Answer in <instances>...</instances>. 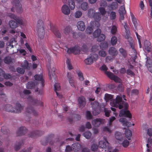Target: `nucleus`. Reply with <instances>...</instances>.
<instances>
[{"label": "nucleus", "mask_w": 152, "mask_h": 152, "mask_svg": "<svg viewBox=\"0 0 152 152\" xmlns=\"http://www.w3.org/2000/svg\"><path fill=\"white\" fill-rule=\"evenodd\" d=\"M125 135L126 137L129 140H131V137L132 136L131 131L129 129H126L125 132Z\"/></svg>", "instance_id": "obj_32"}, {"label": "nucleus", "mask_w": 152, "mask_h": 152, "mask_svg": "<svg viewBox=\"0 0 152 152\" xmlns=\"http://www.w3.org/2000/svg\"><path fill=\"white\" fill-rule=\"evenodd\" d=\"M9 130L6 129V126H3L1 128V132L4 134H7Z\"/></svg>", "instance_id": "obj_54"}, {"label": "nucleus", "mask_w": 152, "mask_h": 152, "mask_svg": "<svg viewBox=\"0 0 152 152\" xmlns=\"http://www.w3.org/2000/svg\"><path fill=\"white\" fill-rule=\"evenodd\" d=\"M83 135L86 139H89L90 138L91 136V133L90 132L87 131L83 133Z\"/></svg>", "instance_id": "obj_45"}, {"label": "nucleus", "mask_w": 152, "mask_h": 152, "mask_svg": "<svg viewBox=\"0 0 152 152\" xmlns=\"http://www.w3.org/2000/svg\"><path fill=\"white\" fill-rule=\"evenodd\" d=\"M117 42V39L116 37L115 36H113L112 37L110 41V42L111 45L114 46L115 45Z\"/></svg>", "instance_id": "obj_40"}, {"label": "nucleus", "mask_w": 152, "mask_h": 152, "mask_svg": "<svg viewBox=\"0 0 152 152\" xmlns=\"http://www.w3.org/2000/svg\"><path fill=\"white\" fill-rule=\"evenodd\" d=\"M23 143V141L22 140H21L19 142H16V144L14 148L15 151H18L20 148L21 145Z\"/></svg>", "instance_id": "obj_29"}, {"label": "nucleus", "mask_w": 152, "mask_h": 152, "mask_svg": "<svg viewBox=\"0 0 152 152\" xmlns=\"http://www.w3.org/2000/svg\"><path fill=\"white\" fill-rule=\"evenodd\" d=\"M77 26L78 30L81 31H84L85 29L84 23L82 21H78L77 23Z\"/></svg>", "instance_id": "obj_21"}, {"label": "nucleus", "mask_w": 152, "mask_h": 152, "mask_svg": "<svg viewBox=\"0 0 152 152\" xmlns=\"http://www.w3.org/2000/svg\"><path fill=\"white\" fill-rule=\"evenodd\" d=\"M118 6V4L116 2H113L111 4L109 5L108 7L111 10H114L116 9Z\"/></svg>", "instance_id": "obj_33"}, {"label": "nucleus", "mask_w": 152, "mask_h": 152, "mask_svg": "<svg viewBox=\"0 0 152 152\" xmlns=\"http://www.w3.org/2000/svg\"><path fill=\"white\" fill-rule=\"evenodd\" d=\"M139 92L138 90L137 89H134L131 92V95L132 96L137 95L138 94Z\"/></svg>", "instance_id": "obj_62"}, {"label": "nucleus", "mask_w": 152, "mask_h": 152, "mask_svg": "<svg viewBox=\"0 0 152 152\" xmlns=\"http://www.w3.org/2000/svg\"><path fill=\"white\" fill-rule=\"evenodd\" d=\"M99 147L109 152H111V148L109 146V143L107 140L104 138V140H101L99 142Z\"/></svg>", "instance_id": "obj_9"}, {"label": "nucleus", "mask_w": 152, "mask_h": 152, "mask_svg": "<svg viewBox=\"0 0 152 152\" xmlns=\"http://www.w3.org/2000/svg\"><path fill=\"white\" fill-rule=\"evenodd\" d=\"M119 121L123 123V125L124 126L130 127L132 126L130 122L127 121L126 119L124 118H121L119 119Z\"/></svg>", "instance_id": "obj_24"}, {"label": "nucleus", "mask_w": 152, "mask_h": 152, "mask_svg": "<svg viewBox=\"0 0 152 152\" xmlns=\"http://www.w3.org/2000/svg\"><path fill=\"white\" fill-rule=\"evenodd\" d=\"M86 116L88 120L91 119L92 118V116L91 112L89 111H87L86 112Z\"/></svg>", "instance_id": "obj_57"}, {"label": "nucleus", "mask_w": 152, "mask_h": 152, "mask_svg": "<svg viewBox=\"0 0 152 152\" xmlns=\"http://www.w3.org/2000/svg\"><path fill=\"white\" fill-rule=\"evenodd\" d=\"M99 10L100 12V14L102 15H104L106 13L105 7H100L99 8Z\"/></svg>", "instance_id": "obj_47"}, {"label": "nucleus", "mask_w": 152, "mask_h": 152, "mask_svg": "<svg viewBox=\"0 0 152 152\" xmlns=\"http://www.w3.org/2000/svg\"><path fill=\"white\" fill-rule=\"evenodd\" d=\"M99 54L100 56L104 57L107 55V53L104 51L100 50L99 52Z\"/></svg>", "instance_id": "obj_58"}, {"label": "nucleus", "mask_w": 152, "mask_h": 152, "mask_svg": "<svg viewBox=\"0 0 152 152\" xmlns=\"http://www.w3.org/2000/svg\"><path fill=\"white\" fill-rule=\"evenodd\" d=\"M72 151H73L72 145V146L69 145H66V146L65 151L66 152H70Z\"/></svg>", "instance_id": "obj_63"}, {"label": "nucleus", "mask_w": 152, "mask_h": 152, "mask_svg": "<svg viewBox=\"0 0 152 152\" xmlns=\"http://www.w3.org/2000/svg\"><path fill=\"white\" fill-rule=\"evenodd\" d=\"M77 72L80 80L81 81H83L84 79L82 73L80 70L77 71Z\"/></svg>", "instance_id": "obj_49"}, {"label": "nucleus", "mask_w": 152, "mask_h": 152, "mask_svg": "<svg viewBox=\"0 0 152 152\" xmlns=\"http://www.w3.org/2000/svg\"><path fill=\"white\" fill-rule=\"evenodd\" d=\"M82 15V13L81 11H77L75 13V17L76 18H78L80 17Z\"/></svg>", "instance_id": "obj_60"}, {"label": "nucleus", "mask_w": 152, "mask_h": 152, "mask_svg": "<svg viewBox=\"0 0 152 152\" xmlns=\"http://www.w3.org/2000/svg\"><path fill=\"white\" fill-rule=\"evenodd\" d=\"M101 30L100 29L98 28L94 32L93 35L94 38H97V37L101 34Z\"/></svg>", "instance_id": "obj_37"}, {"label": "nucleus", "mask_w": 152, "mask_h": 152, "mask_svg": "<svg viewBox=\"0 0 152 152\" xmlns=\"http://www.w3.org/2000/svg\"><path fill=\"white\" fill-rule=\"evenodd\" d=\"M95 13V11L93 9H90L88 10V15L89 17L92 18V17H94Z\"/></svg>", "instance_id": "obj_39"}, {"label": "nucleus", "mask_w": 152, "mask_h": 152, "mask_svg": "<svg viewBox=\"0 0 152 152\" xmlns=\"http://www.w3.org/2000/svg\"><path fill=\"white\" fill-rule=\"evenodd\" d=\"M78 104L80 107H83L86 103V99L83 96L80 97L78 98Z\"/></svg>", "instance_id": "obj_23"}, {"label": "nucleus", "mask_w": 152, "mask_h": 152, "mask_svg": "<svg viewBox=\"0 0 152 152\" xmlns=\"http://www.w3.org/2000/svg\"><path fill=\"white\" fill-rule=\"evenodd\" d=\"M54 91H55L57 96L61 98L62 96L59 95V94L57 92V91H59L60 89V84L58 83H56L54 85Z\"/></svg>", "instance_id": "obj_26"}, {"label": "nucleus", "mask_w": 152, "mask_h": 152, "mask_svg": "<svg viewBox=\"0 0 152 152\" xmlns=\"http://www.w3.org/2000/svg\"><path fill=\"white\" fill-rule=\"evenodd\" d=\"M29 64L27 60H24L23 61V63L21 64V67L24 68V69H29L30 68V66H29Z\"/></svg>", "instance_id": "obj_35"}, {"label": "nucleus", "mask_w": 152, "mask_h": 152, "mask_svg": "<svg viewBox=\"0 0 152 152\" xmlns=\"http://www.w3.org/2000/svg\"><path fill=\"white\" fill-rule=\"evenodd\" d=\"M131 16L132 22L133 23L134 26L136 27L137 25L136 19L134 15H131Z\"/></svg>", "instance_id": "obj_51"}, {"label": "nucleus", "mask_w": 152, "mask_h": 152, "mask_svg": "<svg viewBox=\"0 0 152 152\" xmlns=\"http://www.w3.org/2000/svg\"><path fill=\"white\" fill-rule=\"evenodd\" d=\"M100 48L102 50H105L107 48L108 44L107 42H104L101 43Z\"/></svg>", "instance_id": "obj_38"}, {"label": "nucleus", "mask_w": 152, "mask_h": 152, "mask_svg": "<svg viewBox=\"0 0 152 152\" xmlns=\"http://www.w3.org/2000/svg\"><path fill=\"white\" fill-rule=\"evenodd\" d=\"M69 2V5L71 10H73L75 8V3L74 0H70L68 1Z\"/></svg>", "instance_id": "obj_34"}, {"label": "nucleus", "mask_w": 152, "mask_h": 152, "mask_svg": "<svg viewBox=\"0 0 152 152\" xmlns=\"http://www.w3.org/2000/svg\"><path fill=\"white\" fill-rule=\"evenodd\" d=\"M119 14H125L126 13V12L125 10V7L124 5L121 6L119 10Z\"/></svg>", "instance_id": "obj_46"}, {"label": "nucleus", "mask_w": 152, "mask_h": 152, "mask_svg": "<svg viewBox=\"0 0 152 152\" xmlns=\"http://www.w3.org/2000/svg\"><path fill=\"white\" fill-rule=\"evenodd\" d=\"M31 93V92L30 90L24 89L23 92H20V95L22 98H27L28 106L26 109V111L28 113L32 114L36 116L37 115V113L31 106H43V103L41 101H38L32 97L29 96Z\"/></svg>", "instance_id": "obj_1"}, {"label": "nucleus", "mask_w": 152, "mask_h": 152, "mask_svg": "<svg viewBox=\"0 0 152 152\" xmlns=\"http://www.w3.org/2000/svg\"><path fill=\"white\" fill-rule=\"evenodd\" d=\"M130 39L131 40V42H129V45L131 47V48L132 51L133 52V54H131V58H132L133 60V61L134 62H135V59L137 58V52L136 51V50H135L134 47V46L133 43V41L132 39L131 38H130Z\"/></svg>", "instance_id": "obj_13"}, {"label": "nucleus", "mask_w": 152, "mask_h": 152, "mask_svg": "<svg viewBox=\"0 0 152 152\" xmlns=\"http://www.w3.org/2000/svg\"><path fill=\"white\" fill-rule=\"evenodd\" d=\"M105 38V35L103 34H101L97 37V41L101 42L104 40Z\"/></svg>", "instance_id": "obj_43"}, {"label": "nucleus", "mask_w": 152, "mask_h": 152, "mask_svg": "<svg viewBox=\"0 0 152 152\" xmlns=\"http://www.w3.org/2000/svg\"><path fill=\"white\" fill-rule=\"evenodd\" d=\"M118 53L117 50L114 47H111L109 49L108 53L109 54L112 56V57H115L117 55Z\"/></svg>", "instance_id": "obj_20"}, {"label": "nucleus", "mask_w": 152, "mask_h": 152, "mask_svg": "<svg viewBox=\"0 0 152 152\" xmlns=\"http://www.w3.org/2000/svg\"><path fill=\"white\" fill-rule=\"evenodd\" d=\"M117 31V28L115 25H113L111 30V33L112 34H116Z\"/></svg>", "instance_id": "obj_52"}, {"label": "nucleus", "mask_w": 152, "mask_h": 152, "mask_svg": "<svg viewBox=\"0 0 152 152\" xmlns=\"http://www.w3.org/2000/svg\"><path fill=\"white\" fill-rule=\"evenodd\" d=\"M115 138L116 139L120 141L121 144L124 148H126L129 145V142L127 140H123L122 136L121 135L120 133L119 132H116L115 133Z\"/></svg>", "instance_id": "obj_8"}, {"label": "nucleus", "mask_w": 152, "mask_h": 152, "mask_svg": "<svg viewBox=\"0 0 152 152\" xmlns=\"http://www.w3.org/2000/svg\"><path fill=\"white\" fill-rule=\"evenodd\" d=\"M54 135L51 134L50 135H48L45 139V140H43L41 141V144L43 145H46L49 142H50V145H52L54 142L53 141V137Z\"/></svg>", "instance_id": "obj_12"}, {"label": "nucleus", "mask_w": 152, "mask_h": 152, "mask_svg": "<svg viewBox=\"0 0 152 152\" xmlns=\"http://www.w3.org/2000/svg\"><path fill=\"white\" fill-rule=\"evenodd\" d=\"M73 151L75 152H77L79 151L81 148L80 145L77 143H75L72 144Z\"/></svg>", "instance_id": "obj_25"}, {"label": "nucleus", "mask_w": 152, "mask_h": 152, "mask_svg": "<svg viewBox=\"0 0 152 152\" xmlns=\"http://www.w3.org/2000/svg\"><path fill=\"white\" fill-rule=\"evenodd\" d=\"M34 78L36 80L40 81L39 82L41 85L42 88H43L45 86L44 81L43 78L42 76L41 75H36L34 76Z\"/></svg>", "instance_id": "obj_19"}, {"label": "nucleus", "mask_w": 152, "mask_h": 152, "mask_svg": "<svg viewBox=\"0 0 152 152\" xmlns=\"http://www.w3.org/2000/svg\"><path fill=\"white\" fill-rule=\"evenodd\" d=\"M18 23L13 20H10L9 22V26L12 29L17 28L18 26Z\"/></svg>", "instance_id": "obj_27"}, {"label": "nucleus", "mask_w": 152, "mask_h": 152, "mask_svg": "<svg viewBox=\"0 0 152 152\" xmlns=\"http://www.w3.org/2000/svg\"><path fill=\"white\" fill-rule=\"evenodd\" d=\"M105 99L107 100H110L111 101V102L112 101H113V100H112V99H113V97L112 95L109 94H105Z\"/></svg>", "instance_id": "obj_61"}, {"label": "nucleus", "mask_w": 152, "mask_h": 152, "mask_svg": "<svg viewBox=\"0 0 152 152\" xmlns=\"http://www.w3.org/2000/svg\"><path fill=\"white\" fill-rule=\"evenodd\" d=\"M71 31V28L69 26H66L64 30V33L66 35H68Z\"/></svg>", "instance_id": "obj_44"}, {"label": "nucleus", "mask_w": 152, "mask_h": 152, "mask_svg": "<svg viewBox=\"0 0 152 152\" xmlns=\"http://www.w3.org/2000/svg\"><path fill=\"white\" fill-rule=\"evenodd\" d=\"M104 120L101 118H96L92 121V125L95 127H99L101 124L104 123Z\"/></svg>", "instance_id": "obj_17"}, {"label": "nucleus", "mask_w": 152, "mask_h": 152, "mask_svg": "<svg viewBox=\"0 0 152 152\" xmlns=\"http://www.w3.org/2000/svg\"><path fill=\"white\" fill-rule=\"evenodd\" d=\"M17 71L19 73L21 74H24L25 72V69L20 67H18L16 69Z\"/></svg>", "instance_id": "obj_59"}, {"label": "nucleus", "mask_w": 152, "mask_h": 152, "mask_svg": "<svg viewBox=\"0 0 152 152\" xmlns=\"http://www.w3.org/2000/svg\"><path fill=\"white\" fill-rule=\"evenodd\" d=\"M98 57V55L96 54H91L84 60V62L86 65H91L93 63L94 61L97 60Z\"/></svg>", "instance_id": "obj_10"}, {"label": "nucleus", "mask_w": 152, "mask_h": 152, "mask_svg": "<svg viewBox=\"0 0 152 152\" xmlns=\"http://www.w3.org/2000/svg\"><path fill=\"white\" fill-rule=\"evenodd\" d=\"M66 62L67 65V67L70 70L73 69V67L71 63L70 60L69 59H67L66 60Z\"/></svg>", "instance_id": "obj_50"}, {"label": "nucleus", "mask_w": 152, "mask_h": 152, "mask_svg": "<svg viewBox=\"0 0 152 152\" xmlns=\"http://www.w3.org/2000/svg\"><path fill=\"white\" fill-rule=\"evenodd\" d=\"M147 61L146 62V66H147L152 65V60L149 57H147Z\"/></svg>", "instance_id": "obj_56"}, {"label": "nucleus", "mask_w": 152, "mask_h": 152, "mask_svg": "<svg viewBox=\"0 0 152 152\" xmlns=\"http://www.w3.org/2000/svg\"><path fill=\"white\" fill-rule=\"evenodd\" d=\"M61 11L65 15H69L70 12V10L67 5L64 4L61 7Z\"/></svg>", "instance_id": "obj_22"}, {"label": "nucleus", "mask_w": 152, "mask_h": 152, "mask_svg": "<svg viewBox=\"0 0 152 152\" xmlns=\"http://www.w3.org/2000/svg\"><path fill=\"white\" fill-rule=\"evenodd\" d=\"M37 28V31L39 37L41 39H43L45 34V32L44 23L42 20H39L38 21Z\"/></svg>", "instance_id": "obj_4"}, {"label": "nucleus", "mask_w": 152, "mask_h": 152, "mask_svg": "<svg viewBox=\"0 0 152 152\" xmlns=\"http://www.w3.org/2000/svg\"><path fill=\"white\" fill-rule=\"evenodd\" d=\"M104 111L105 116L107 117H109L111 112V110L107 108H104Z\"/></svg>", "instance_id": "obj_53"}, {"label": "nucleus", "mask_w": 152, "mask_h": 152, "mask_svg": "<svg viewBox=\"0 0 152 152\" xmlns=\"http://www.w3.org/2000/svg\"><path fill=\"white\" fill-rule=\"evenodd\" d=\"M12 3L13 5V7L11 9L12 11L14 12V9H15L17 12L20 13L22 12L23 9L19 0H12Z\"/></svg>", "instance_id": "obj_5"}, {"label": "nucleus", "mask_w": 152, "mask_h": 152, "mask_svg": "<svg viewBox=\"0 0 152 152\" xmlns=\"http://www.w3.org/2000/svg\"><path fill=\"white\" fill-rule=\"evenodd\" d=\"M27 132V129L25 127H21L16 132L18 136H21L25 134Z\"/></svg>", "instance_id": "obj_18"}, {"label": "nucleus", "mask_w": 152, "mask_h": 152, "mask_svg": "<svg viewBox=\"0 0 152 152\" xmlns=\"http://www.w3.org/2000/svg\"><path fill=\"white\" fill-rule=\"evenodd\" d=\"M119 51L120 53L124 58L126 57L127 55V53L126 50L122 48H121L119 49Z\"/></svg>", "instance_id": "obj_41"}, {"label": "nucleus", "mask_w": 152, "mask_h": 152, "mask_svg": "<svg viewBox=\"0 0 152 152\" xmlns=\"http://www.w3.org/2000/svg\"><path fill=\"white\" fill-rule=\"evenodd\" d=\"M106 73L108 77L111 79L114 80L115 82L119 83L121 82V80L120 78L117 76H115L111 72H107Z\"/></svg>", "instance_id": "obj_14"}, {"label": "nucleus", "mask_w": 152, "mask_h": 152, "mask_svg": "<svg viewBox=\"0 0 152 152\" xmlns=\"http://www.w3.org/2000/svg\"><path fill=\"white\" fill-rule=\"evenodd\" d=\"M9 16L11 18L14 19L20 25L23 26H26V25L27 22L26 19L18 17L16 15L12 13L9 14Z\"/></svg>", "instance_id": "obj_7"}, {"label": "nucleus", "mask_w": 152, "mask_h": 152, "mask_svg": "<svg viewBox=\"0 0 152 152\" xmlns=\"http://www.w3.org/2000/svg\"><path fill=\"white\" fill-rule=\"evenodd\" d=\"M101 15L99 12H96L95 14L94 17H92V18H94L95 20L97 22H98L101 19Z\"/></svg>", "instance_id": "obj_30"}, {"label": "nucleus", "mask_w": 152, "mask_h": 152, "mask_svg": "<svg viewBox=\"0 0 152 152\" xmlns=\"http://www.w3.org/2000/svg\"><path fill=\"white\" fill-rule=\"evenodd\" d=\"M128 105H126H126L124 106L125 107V109L120 110L119 115L120 117H121L124 116L125 117H128L130 118H132V114L129 110H127Z\"/></svg>", "instance_id": "obj_11"}, {"label": "nucleus", "mask_w": 152, "mask_h": 152, "mask_svg": "<svg viewBox=\"0 0 152 152\" xmlns=\"http://www.w3.org/2000/svg\"><path fill=\"white\" fill-rule=\"evenodd\" d=\"M4 62L7 64H9L12 62V59L10 57L7 56L4 59Z\"/></svg>", "instance_id": "obj_48"}, {"label": "nucleus", "mask_w": 152, "mask_h": 152, "mask_svg": "<svg viewBox=\"0 0 152 152\" xmlns=\"http://www.w3.org/2000/svg\"><path fill=\"white\" fill-rule=\"evenodd\" d=\"M149 6L151 7L150 9V16L152 18V0H148Z\"/></svg>", "instance_id": "obj_64"}, {"label": "nucleus", "mask_w": 152, "mask_h": 152, "mask_svg": "<svg viewBox=\"0 0 152 152\" xmlns=\"http://www.w3.org/2000/svg\"><path fill=\"white\" fill-rule=\"evenodd\" d=\"M12 3L13 5V7L11 9L12 11L14 12V9H15L17 12L20 13L22 12L23 9L19 0H12Z\"/></svg>", "instance_id": "obj_6"}, {"label": "nucleus", "mask_w": 152, "mask_h": 152, "mask_svg": "<svg viewBox=\"0 0 152 152\" xmlns=\"http://www.w3.org/2000/svg\"><path fill=\"white\" fill-rule=\"evenodd\" d=\"M48 75L49 77L50 78V80L52 79V78L51 77V73H52V75L53 76L55 77V74L54 73L55 72V71L56 70V69L55 68H53L52 71H51V67H49L48 68Z\"/></svg>", "instance_id": "obj_28"}, {"label": "nucleus", "mask_w": 152, "mask_h": 152, "mask_svg": "<svg viewBox=\"0 0 152 152\" xmlns=\"http://www.w3.org/2000/svg\"><path fill=\"white\" fill-rule=\"evenodd\" d=\"M93 31V28L92 27H88L86 30V32L87 34H91Z\"/></svg>", "instance_id": "obj_55"}, {"label": "nucleus", "mask_w": 152, "mask_h": 152, "mask_svg": "<svg viewBox=\"0 0 152 152\" xmlns=\"http://www.w3.org/2000/svg\"><path fill=\"white\" fill-rule=\"evenodd\" d=\"M24 107V106L23 105L21 104L19 102H17L15 108H13L11 105L7 104L6 105L5 109L8 112L20 113L23 109Z\"/></svg>", "instance_id": "obj_2"}, {"label": "nucleus", "mask_w": 152, "mask_h": 152, "mask_svg": "<svg viewBox=\"0 0 152 152\" xmlns=\"http://www.w3.org/2000/svg\"><path fill=\"white\" fill-rule=\"evenodd\" d=\"M81 6L82 9L84 11H86L88 8V3L86 2H83L81 4Z\"/></svg>", "instance_id": "obj_42"}, {"label": "nucleus", "mask_w": 152, "mask_h": 152, "mask_svg": "<svg viewBox=\"0 0 152 152\" xmlns=\"http://www.w3.org/2000/svg\"><path fill=\"white\" fill-rule=\"evenodd\" d=\"M80 52V50L78 46H75L68 49L67 53L69 54L73 53L75 55L79 54Z\"/></svg>", "instance_id": "obj_15"}, {"label": "nucleus", "mask_w": 152, "mask_h": 152, "mask_svg": "<svg viewBox=\"0 0 152 152\" xmlns=\"http://www.w3.org/2000/svg\"><path fill=\"white\" fill-rule=\"evenodd\" d=\"M53 31L54 35L57 37L60 38L61 37V34L57 28H54L52 29Z\"/></svg>", "instance_id": "obj_31"}, {"label": "nucleus", "mask_w": 152, "mask_h": 152, "mask_svg": "<svg viewBox=\"0 0 152 152\" xmlns=\"http://www.w3.org/2000/svg\"><path fill=\"white\" fill-rule=\"evenodd\" d=\"M35 84L34 82L32 81L29 82L26 85V88L28 89H31L34 88Z\"/></svg>", "instance_id": "obj_36"}, {"label": "nucleus", "mask_w": 152, "mask_h": 152, "mask_svg": "<svg viewBox=\"0 0 152 152\" xmlns=\"http://www.w3.org/2000/svg\"><path fill=\"white\" fill-rule=\"evenodd\" d=\"M122 98L121 96H117L115 100H113L110 102V105L113 107L116 108L118 107L120 109L123 108L124 106L128 105L126 102L122 101Z\"/></svg>", "instance_id": "obj_3"}, {"label": "nucleus", "mask_w": 152, "mask_h": 152, "mask_svg": "<svg viewBox=\"0 0 152 152\" xmlns=\"http://www.w3.org/2000/svg\"><path fill=\"white\" fill-rule=\"evenodd\" d=\"M44 133V132L42 131H39V130H36L33 131L31 132L28 134L29 137L34 138L35 137H38L41 136Z\"/></svg>", "instance_id": "obj_16"}]
</instances>
